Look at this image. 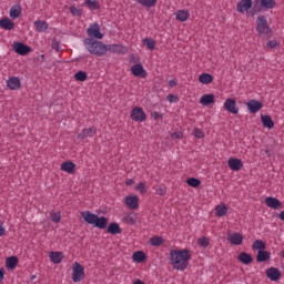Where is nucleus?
Instances as JSON below:
<instances>
[{"mask_svg":"<svg viewBox=\"0 0 284 284\" xmlns=\"http://www.w3.org/2000/svg\"><path fill=\"white\" fill-rule=\"evenodd\" d=\"M165 243V240L161 236H153L150 239V244L153 245V247H159V245H163Z\"/></svg>","mask_w":284,"mask_h":284,"instance_id":"58836bf2","label":"nucleus"},{"mask_svg":"<svg viewBox=\"0 0 284 284\" xmlns=\"http://www.w3.org/2000/svg\"><path fill=\"white\" fill-rule=\"evenodd\" d=\"M252 9V0H240L236 4V10L240 14H245L247 10Z\"/></svg>","mask_w":284,"mask_h":284,"instance_id":"9b49d317","label":"nucleus"},{"mask_svg":"<svg viewBox=\"0 0 284 284\" xmlns=\"http://www.w3.org/2000/svg\"><path fill=\"white\" fill-rule=\"evenodd\" d=\"M132 258L134 263H143V261H145L148 257L143 251H136L133 253Z\"/></svg>","mask_w":284,"mask_h":284,"instance_id":"473e14b6","label":"nucleus"},{"mask_svg":"<svg viewBox=\"0 0 284 284\" xmlns=\"http://www.w3.org/2000/svg\"><path fill=\"white\" fill-rule=\"evenodd\" d=\"M124 204L128 210H139V197L136 195H126L124 197Z\"/></svg>","mask_w":284,"mask_h":284,"instance_id":"9d476101","label":"nucleus"},{"mask_svg":"<svg viewBox=\"0 0 284 284\" xmlns=\"http://www.w3.org/2000/svg\"><path fill=\"white\" fill-rule=\"evenodd\" d=\"M108 233L109 234H121V226H119V223H111L109 226H108Z\"/></svg>","mask_w":284,"mask_h":284,"instance_id":"c9c22d12","label":"nucleus"},{"mask_svg":"<svg viewBox=\"0 0 284 284\" xmlns=\"http://www.w3.org/2000/svg\"><path fill=\"white\" fill-rule=\"evenodd\" d=\"M256 32L263 39H272L274 32L272 31V27L267 23V18L265 16H258L256 18Z\"/></svg>","mask_w":284,"mask_h":284,"instance_id":"20e7f679","label":"nucleus"},{"mask_svg":"<svg viewBox=\"0 0 284 284\" xmlns=\"http://www.w3.org/2000/svg\"><path fill=\"white\" fill-rule=\"evenodd\" d=\"M224 110L231 114H239V105H236V100L229 98L224 102Z\"/></svg>","mask_w":284,"mask_h":284,"instance_id":"1a4fd4ad","label":"nucleus"},{"mask_svg":"<svg viewBox=\"0 0 284 284\" xmlns=\"http://www.w3.org/2000/svg\"><path fill=\"white\" fill-rule=\"evenodd\" d=\"M75 81H88V73L85 71H79L74 74Z\"/></svg>","mask_w":284,"mask_h":284,"instance_id":"79ce46f5","label":"nucleus"},{"mask_svg":"<svg viewBox=\"0 0 284 284\" xmlns=\"http://www.w3.org/2000/svg\"><path fill=\"white\" fill-rule=\"evenodd\" d=\"M131 119L132 121H135L136 123H143L148 116L145 115V111H143V108L141 106H135L131 111Z\"/></svg>","mask_w":284,"mask_h":284,"instance_id":"6e6552de","label":"nucleus"},{"mask_svg":"<svg viewBox=\"0 0 284 284\" xmlns=\"http://www.w3.org/2000/svg\"><path fill=\"white\" fill-rule=\"evenodd\" d=\"M277 47H278V42L276 40H270L266 43V48H270L271 50H274V48H277Z\"/></svg>","mask_w":284,"mask_h":284,"instance_id":"8fccbe9b","label":"nucleus"},{"mask_svg":"<svg viewBox=\"0 0 284 284\" xmlns=\"http://www.w3.org/2000/svg\"><path fill=\"white\" fill-rule=\"evenodd\" d=\"M12 48L13 52L20 54V57H28L32 52V48L23 42H13Z\"/></svg>","mask_w":284,"mask_h":284,"instance_id":"423d86ee","label":"nucleus"},{"mask_svg":"<svg viewBox=\"0 0 284 284\" xmlns=\"http://www.w3.org/2000/svg\"><path fill=\"white\" fill-rule=\"evenodd\" d=\"M85 50L90 54H94L95 57H105L108 54V45H105L103 42L98 41L92 38H87L83 41Z\"/></svg>","mask_w":284,"mask_h":284,"instance_id":"f03ea898","label":"nucleus"},{"mask_svg":"<svg viewBox=\"0 0 284 284\" xmlns=\"http://www.w3.org/2000/svg\"><path fill=\"white\" fill-rule=\"evenodd\" d=\"M50 216H51V221L53 223H61V213H59V212H51Z\"/></svg>","mask_w":284,"mask_h":284,"instance_id":"a18cd8bd","label":"nucleus"},{"mask_svg":"<svg viewBox=\"0 0 284 284\" xmlns=\"http://www.w3.org/2000/svg\"><path fill=\"white\" fill-rule=\"evenodd\" d=\"M227 205L225 204H220L215 207V214L216 216H225V214H227Z\"/></svg>","mask_w":284,"mask_h":284,"instance_id":"e433bc0d","label":"nucleus"},{"mask_svg":"<svg viewBox=\"0 0 284 284\" xmlns=\"http://www.w3.org/2000/svg\"><path fill=\"white\" fill-rule=\"evenodd\" d=\"M237 260L240 263H243V265H250V263L253 261L252 255L245 252H241L237 256Z\"/></svg>","mask_w":284,"mask_h":284,"instance_id":"a878e982","label":"nucleus"},{"mask_svg":"<svg viewBox=\"0 0 284 284\" xmlns=\"http://www.w3.org/2000/svg\"><path fill=\"white\" fill-rule=\"evenodd\" d=\"M33 26L36 28V32H45L48 28H50V24L43 20H36Z\"/></svg>","mask_w":284,"mask_h":284,"instance_id":"4be33fe9","label":"nucleus"},{"mask_svg":"<svg viewBox=\"0 0 284 284\" xmlns=\"http://www.w3.org/2000/svg\"><path fill=\"white\" fill-rule=\"evenodd\" d=\"M229 168L233 172H239V170H241L243 168V161H241V159L230 158L229 159Z\"/></svg>","mask_w":284,"mask_h":284,"instance_id":"dca6fc26","label":"nucleus"},{"mask_svg":"<svg viewBox=\"0 0 284 284\" xmlns=\"http://www.w3.org/2000/svg\"><path fill=\"white\" fill-rule=\"evenodd\" d=\"M261 8H264V10H274L276 8V1L275 0H260Z\"/></svg>","mask_w":284,"mask_h":284,"instance_id":"cd10ccee","label":"nucleus"},{"mask_svg":"<svg viewBox=\"0 0 284 284\" xmlns=\"http://www.w3.org/2000/svg\"><path fill=\"white\" fill-rule=\"evenodd\" d=\"M19 265V257L17 256H10L7 258L6 266L8 270H14Z\"/></svg>","mask_w":284,"mask_h":284,"instance_id":"7c9ffc66","label":"nucleus"},{"mask_svg":"<svg viewBox=\"0 0 284 284\" xmlns=\"http://www.w3.org/2000/svg\"><path fill=\"white\" fill-rule=\"evenodd\" d=\"M142 43L148 48V50H154L156 48V41H154L152 38L143 39Z\"/></svg>","mask_w":284,"mask_h":284,"instance_id":"f704fd0d","label":"nucleus"},{"mask_svg":"<svg viewBox=\"0 0 284 284\" xmlns=\"http://www.w3.org/2000/svg\"><path fill=\"white\" fill-rule=\"evenodd\" d=\"M49 258L52 263L59 264L63 261V253L62 252H51L49 254Z\"/></svg>","mask_w":284,"mask_h":284,"instance_id":"c756f323","label":"nucleus"},{"mask_svg":"<svg viewBox=\"0 0 284 284\" xmlns=\"http://www.w3.org/2000/svg\"><path fill=\"white\" fill-rule=\"evenodd\" d=\"M135 190H138V192H140V194H145V192H148V186H145V183L140 182L136 186Z\"/></svg>","mask_w":284,"mask_h":284,"instance_id":"de8ad7c7","label":"nucleus"},{"mask_svg":"<svg viewBox=\"0 0 284 284\" xmlns=\"http://www.w3.org/2000/svg\"><path fill=\"white\" fill-rule=\"evenodd\" d=\"M278 217L281 219V221H284V211L280 213Z\"/></svg>","mask_w":284,"mask_h":284,"instance_id":"13d9d810","label":"nucleus"},{"mask_svg":"<svg viewBox=\"0 0 284 284\" xmlns=\"http://www.w3.org/2000/svg\"><path fill=\"white\" fill-rule=\"evenodd\" d=\"M131 72L133 74V77H140V79H145L148 77V72L145 71V69H143V64H134L131 68Z\"/></svg>","mask_w":284,"mask_h":284,"instance_id":"f8f14e48","label":"nucleus"},{"mask_svg":"<svg viewBox=\"0 0 284 284\" xmlns=\"http://www.w3.org/2000/svg\"><path fill=\"white\" fill-rule=\"evenodd\" d=\"M193 136H195V139H204L205 138V133L203 132V130L195 128L193 130Z\"/></svg>","mask_w":284,"mask_h":284,"instance_id":"49530a36","label":"nucleus"},{"mask_svg":"<svg viewBox=\"0 0 284 284\" xmlns=\"http://www.w3.org/2000/svg\"><path fill=\"white\" fill-rule=\"evenodd\" d=\"M227 241L231 243V245H243V234L239 232L230 233Z\"/></svg>","mask_w":284,"mask_h":284,"instance_id":"ddd939ff","label":"nucleus"},{"mask_svg":"<svg viewBox=\"0 0 284 284\" xmlns=\"http://www.w3.org/2000/svg\"><path fill=\"white\" fill-rule=\"evenodd\" d=\"M77 168V164L72 161H67L61 164L62 172H67V174H74V170Z\"/></svg>","mask_w":284,"mask_h":284,"instance_id":"aec40b11","label":"nucleus"},{"mask_svg":"<svg viewBox=\"0 0 284 284\" xmlns=\"http://www.w3.org/2000/svg\"><path fill=\"white\" fill-rule=\"evenodd\" d=\"M136 3H140V6H143L144 8H154L156 6L158 0H135Z\"/></svg>","mask_w":284,"mask_h":284,"instance_id":"4c0bfd02","label":"nucleus"},{"mask_svg":"<svg viewBox=\"0 0 284 284\" xmlns=\"http://www.w3.org/2000/svg\"><path fill=\"white\" fill-rule=\"evenodd\" d=\"M70 12L73 17H81L83 14V11L77 7H71Z\"/></svg>","mask_w":284,"mask_h":284,"instance_id":"09e8293b","label":"nucleus"},{"mask_svg":"<svg viewBox=\"0 0 284 284\" xmlns=\"http://www.w3.org/2000/svg\"><path fill=\"white\" fill-rule=\"evenodd\" d=\"M94 134H97V128L91 126L89 129L82 130V132L78 134V139L81 141H83V139H92Z\"/></svg>","mask_w":284,"mask_h":284,"instance_id":"2eb2a0df","label":"nucleus"},{"mask_svg":"<svg viewBox=\"0 0 284 284\" xmlns=\"http://www.w3.org/2000/svg\"><path fill=\"white\" fill-rule=\"evenodd\" d=\"M190 258H192V255L187 248L171 250L169 253L170 264L173 270H178V272H185V270H187Z\"/></svg>","mask_w":284,"mask_h":284,"instance_id":"f257e3e1","label":"nucleus"},{"mask_svg":"<svg viewBox=\"0 0 284 284\" xmlns=\"http://www.w3.org/2000/svg\"><path fill=\"white\" fill-rule=\"evenodd\" d=\"M81 216L85 223L89 225H93L94 227H98V230H105L108 227V217L100 216L90 212V211H83L81 212Z\"/></svg>","mask_w":284,"mask_h":284,"instance_id":"7ed1b4c3","label":"nucleus"},{"mask_svg":"<svg viewBox=\"0 0 284 284\" xmlns=\"http://www.w3.org/2000/svg\"><path fill=\"white\" fill-rule=\"evenodd\" d=\"M266 245L263 242V240H255L252 245V250H260V252H263L265 250Z\"/></svg>","mask_w":284,"mask_h":284,"instance_id":"ea45409f","label":"nucleus"},{"mask_svg":"<svg viewBox=\"0 0 284 284\" xmlns=\"http://www.w3.org/2000/svg\"><path fill=\"white\" fill-rule=\"evenodd\" d=\"M84 6L91 11L101 9V3L98 0H85Z\"/></svg>","mask_w":284,"mask_h":284,"instance_id":"bb28decb","label":"nucleus"},{"mask_svg":"<svg viewBox=\"0 0 284 284\" xmlns=\"http://www.w3.org/2000/svg\"><path fill=\"white\" fill-rule=\"evenodd\" d=\"M85 278V268H83L78 262L72 266V281L73 283H81Z\"/></svg>","mask_w":284,"mask_h":284,"instance_id":"39448f33","label":"nucleus"},{"mask_svg":"<svg viewBox=\"0 0 284 284\" xmlns=\"http://www.w3.org/2000/svg\"><path fill=\"white\" fill-rule=\"evenodd\" d=\"M168 101H169V103H178L179 102V97H176L174 94H169L168 95Z\"/></svg>","mask_w":284,"mask_h":284,"instance_id":"3c124183","label":"nucleus"},{"mask_svg":"<svg viewBox=\"0 0 284 284\" xmlns=\"http://www.w3.org/2000/svg\"><path fill=\"white\" fill-rule=\"evenodd\" d=\"M172 139H181L182 136H183V133H181V132H174V133H172Z\"/></svg>","mask_w":284,"mask_h":284,"instance_id":"5fc2aeb1","label":"nucleus"},{"mask_svg":"<svg viewBox=\"0 0 284 284\" xmlns=\"http://www.w3.org/2000/svg\"><path fill=\"white\" fill-rule=\"evenodd\" d=\"M265 204L267 207H271V210H280L282 203L276 197L268 196L265 199Z\"/></svg>","mask_w":284,"mask_h":284,"instance_id":"6ab92c4d","label":"nucleus"},{"mask_svg":"<svg viewBox=\"0 0 284 284\" xmlns=\"http://www.w3.org/2000/svg\"><path fill=\"white\" fill-rule=\"evenodd\" d=\"M169 85H170V88H176V85H178L176 80H170Z\"/></svg>","mask_w":284,"mask_h":284,"instance_id":"6e6d98bb","label":"nucleus"},{"mask_svg":"<svg viewBox=\"0 0 284 284\" xmlns=\"http://www.w3.org/2000/svg\"><path fill=\"white\" fill-rule=\"evenodd\" d=\"M187 185H190L191 187H199V185H201V180L196 179V178H189L186 180Z\"/></svg>","mask_w":284,"mask_h":284,"instance_id":"37998d69","label":"nucleus"},{"mask_svg":"<svg viewBox=\"0 0 284 284\" xmlns=\"http://www.w3.org/2000/svg\"><path fill=\"white\" fill-rule=\"evenodd\" d=\"M0 28H2V30H14V22L8 17L2 18L0 19Z\"/></svg>","mask_w":284,"mask_h":284,"instance_id":"412c9836","label":"nucleus"},{"mask_svg":"<svg viewBox=\"0 0 284 284\" xmlns=\"http://www.w3.org/2000/svg\"><path fill=\"white\" fill-rule=\"evenodd\" d=\"M10 17L11 19H19L21 17V7H11Z\"/></svg>","mask_w":284,"mask_h":284,"instance_id":"a19ab883","label":"nucleus"},{"mask_svg":"<svg viewBox=\"0 0 284 284\" xmlns=\"http://www.w3.org/2000/svg\"><path fill=\"white\" fill-rule=\"evenodd\" d=\"M160 194H161V195L165 194V191L161 190V191H160Z\"/></svg>","mask_w":284,"mask_h":284,"instance_id":"e2e57ef3","label":"nucleus"},{"mask_svg":"<svg viewBox=\"0 0 284 284\" xmlns=\"http://www.w3.org/2000/svg\"><path fill=\"white\" fill-rule=\"evenodd\" d=\"M197 245H200V247H202L203 250H205V247H207L210 245V239L203 236V237H200L197 240Z\"/></svg>","mask_w":284,"mask_h":284,"instance_id":"c03bdc74","label":"nucleus"},{"mask_svg":"<svg viewBox=\"0 0 284 284\" xmlns=\"http://www.w3.org/2000/svg\"><path fill=\"white\" fill-rule=\"evenodd\" d=\"M6 236V226L3 225V222L0 221V237Z\"/></svg>","mask_w":284,"mask_h":284,"instance_id":"864d4df0","label":"nucleus"},{"mask_svg":"<svg viewBox=\"0 0 284 284\" xmlns=\"http://www.w3.org/2000/svg\"><path fill=\"white\" fill-rule=\"evenodd\" d=\"M200 83H203V85H210L212 81H214V77L210 73H202L199 75Z\"/></svg>","mask_w":284,"mask_h":284,"instance_id":"393cba45","label":"nucleus"},{"mask_svg":"<svg viewBox=\"0 0 284 284\" xmlns=\"http://www.w3.org/2000/svg\"><path fill=\"white\" fill-rule=\"evenodd\" d=\"M261 121L264 128H267L268 130H272V128H274V120H272V116L261 115Z\"/></svg>","mask_w":284,"mask_h":284,"instance_id":"c85d7f7f","label":"nucleus"},{"mask_svg":"<svg viewBox=\"0 0 284 284\" xmlns=\"http://www.w3.org/2000/svg\"><path fill=\"white\" fill-rule=\"evenodd\" d=\"M133 184H134V180H132V179H129L125 182V185H133Z\"/></svg>","mask_w":284,"mask_h":284,"instance_id":"4d7b16f0","label":"nucleus"},{"mask_svg":"<svg viewBox=\"0 0 284 284\" xmlns=\"http://www.w3.org/2000/svg\"><path fill=\"white\" fill-rule=\"evenodd\" d=\"M201 105H211V103H214V94H204L200 99Z\"/></svg>","mask_w":284,"mask_h":284,"instance_id":"2f4dec72","label":"nucleus"},{"mask_svg":"<svg viewBox=\"0 0 284 284\" xmlns=\"http://www.w3.org/2000/svg\"><path fill=\"white\" fill-rule=\"evenodd\" d=\"M125 222L129 224V225H134V217L132 215H126L125 216Z\"/></svg>","mask_w":284,"mask_h":284,"instance_id":"603ef678","label":"nucleus"},{"mask_svg":"<svg viewBox=\"0 0 284 284\" xmlns=\"http://www.w3.org/2000/svg\"><path fill=\"white\" fill-rule=\"evenodd\" d=\"M87 34L89 39H103V34L101 33V26L99 23H92L87 29Z\"/></svg>","mask_w":284,"mask_h":284,"instance_id":"0eeeda50","label":"nucleus"},{"mask_svg":"<svg viewBox=\"0 0 284 284\" xmlns=\"http://www.w3.org/2000/svg\"><path fill=\"white\" fill-rule=\"evenodd\" d=\"M266 276L270 281H278L281 278V271L276 267H270L266 270Z\"/></svg>","mask_w":284,"mask_h":284,"instance_id":"a211bd4d","label":"nucleus"},{"mask_svg":"<svg viewBox=\"0 0 284 284\" xmlns=\"http://www.w3.org/2000/svg\"><path fill=\"white\" fill-rule=\"evenodd\" d=\"M34 278H37V275L31 276V281H34Z\"/></svg>","mask_w":284,"mask_h":284,"instance_id":"680f3d73","label":"nucleus"},{"mask_svg":"<svg viewBox=\"0 0 284 284\" xmlns=\"http://www.w3.org/2000/svg\"><path fill=\"white\" fill-rule=\"evenodd\" d=\"M3 281V270H0V283Z\"/></svg>","mask_w":284,"mask_h":284,"instance_id":"bf43d9fd","label":"nucleus"},{"mask_svg":"<svg viewBox=\"0 0 284 284\" xmlns=\"http://www.w3.org/2000/svg\"><path fill=\"white\" fill-rule=\"evenodd\" d=\"M123 50H125V48L121 44H108L106 45V52H113L114 54H121V53H123Z\"/></svg>","mask_w":284,"mask_h":284,"instance_id":"5701e85b","label":"nucleus"},{"mask_svg":"<svg viewBox=\"0 0 284 284\" xmlns=\"http://www.w3.org/2000/svg\"><path fill=\"white\" fill-rule=\"evenodd\" d=\"M256 261H257V263H265V261H270V252L258 251Z\"/></svg>","mask_w":284,"mask_h":284,"instance_id":"72a5a7b5","label":"nucleus"},{"mask_svg":"<svg viewBox=\"0 0 284 284\" xmlns=\"http://www.w3.org/2000/svg\"><path fill=\"white\" fill-rule=\"evenodd\" d=\"M7 88L9 90H19L21 88V80L17 77H11L7 81Z\"/></svg>","mask_w":284,"mask_h":284,"instance_id":"f3484780","label":"nucleus"},{"mask_svg":"<svg viewBox=\"0 0 284 284\" xmlns=\"http://www.w3.org/2000/svg\"><path fill=\"white\" fill-rule=\"evenodd\" d=\"M246 105L251 114H256V112L263 109V103L257 100H250Z\"/></svg>","mask_w":284,"mask_h":284,"instance_id":"4468645a","label":"nucleus"},{"mask_svg":"<svg viewBox=\"0 0 284 284\" xmlns=\"http://www.w3.org/2000/svg\"><path fill=\"white\" fill-rule=\"evenodd\" d=\"M133 284H145V283L141 280H136Z\"/></svg>","mask_w":284,"mask_h":284,"instance_id":"052dcab7","label":"nucleus"},{"mask_svg":"<svg viewBox=\"0 0 284 284\" xmlns=\"http://www.w3.org/2000/svg\"><path fill=\"white\" fill-rule=\"evenodd\" d=\"M175 19L178 21H182V22L187 21V19H190V11H187V10H178L175 12Z\"/></svg>","mask_w":284,"mask_h":284,"instance_id":"b1692460","label":"nucleus"}]
</instances>
